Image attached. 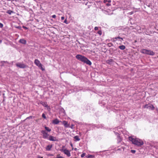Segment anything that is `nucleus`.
<instances>
[{"label": "nucleus", "mask_w": 158, "mask_h": 158, "mask_svg": "<svg viewBox=\"0 0 158 158\" xmlns=\"http://www.w3.org/2000/svg\"><path fill=\"white\" fill-rule=\"evenodd\" d=\"M76 58L78 60L86 63L89 65H91V62L86 57L81 55L78 54L76 56Z\"/></svg>", "instance_id": "nucleus-1"}, {"label": "nucleus", "mask_w": 158, "mask_h": 158, "mask_svg": "<svg viewBox=\"0 0 158 158\" xmlns=\"http://www.w3.org/2000/svg\"><path fill=\"white\" fill-rule=\"evenodd\" d=\"M129 139L133 144L138 146H141L143 144V141L138 139H134L131 137H129Z\"/></svg>", "instance_id": "nucleus-2"}, {"label": "nucleus", "mask_w": 158, "mask_h": 158, "mask_svg": "<svg viewBox=\"0 0 158 158\" xmlns=\"http://www.w3.org/2000/svg\"><path fill=\"white\" fill-rule=\"evenodd\" d=\"M123 38L118 36L117 37L113 38L112 39L113 41L115 42L118 41V43H119V44H120L122 43V41L123 40Z\"/></svg>", "instance_id": "nucleus-3"}, {"label": "nucleus", "mask_w": 158, "mask_h": 158, "mask_svg": "<svg viewBox=\"0 0 158 158\" xmlns=\"http://www.w3.org/2000/svg\"><path fill=\"white\" fill-rule=\"evenodd\" d=\"M61 152H63L64 154L66 155L68 157H70L71 156V154L69 150L61 148L60 150Z\"/></svg>", "instance_id": "nucleus-4"}, {"label": "nucleus", "mask_w": 158, "mask_h": 158, "mask_svg": "<svg viewBox=\"0 0 158 158\" xmlns=\"http://www.w3.org/2000/svg\"><path fill=\"white\" fill-rule=\"evenodd\" d=\"M16 65L17 67L21 68H25L26 67V65L24 64L18 63H16Z\"/></svg>", "instance_id": "nucleus-5"}, {"label": "nucleus", "mask_w": 158, "mask_h": 158, "mask_svg": "<svg viewBox=\"0 0 158 158\" xmlns=\"http://www.w3.org/2000/svg\"><path fill=\"white\" fill-rule=\"evenodd\" d=\"M41 133L43 134V138L44 139H47L48 137V134L44 130L41 131Z\"/></svg>", "instance_id": "nucleus-6"}, {"label": "nucleus", "mask_w": 158, "mask_h": 158, "mask_svg": "<svg viewBox=\"0 0 158 158\" xmlns=\"http://www.w3.org/2000/svg\"><path fill=\"white\" fill-rule=\"evenodd\" d=\"M144 107L149 109H151L152 110H154L155 109L154 107L152 105H148L146 104L145 106Z\"/></svg>", "instance_id": "nucleus-7"}, {"label": "nucleus", "mask_w": 158, "mask_h": 158, "mask_svg": "<svg viewBox=\"0 0 158 158\" xmlns=\"http://www.w3.org/2000/svg\"><path fill=\"white\" fill-rule=\"evenodd\" d=\"M35 64L37 66L40 67H42V64L40 63V62L37 59H35L34 61Z\"/></svg>", "instance_id": "nucleus-8"}, {"label": "nucleus", "mask_w": 158, "mask_h": 158, "mask_svg": "<svg viewBox=\"0 0 158 158\" xmlns=\"http://www.w3.org/2000/svg\"><path fill=\"white\" fill-rule=\"evenodd\" d=\"M48 139L52 141H56L57 140L56 137L51 135L49 136Z\"/></svg>", "instance_id": "nucleus-9"}, {"label": "nucleus", "mask_w": 158, "mask_h": 158, "mask_svg": "<svg viewBox=\"0 0 158 158\" xmlns=\"http://www.w3.org/2000/svg\"><path fill=\"white\" fill-rule=\"evenodd\" d=\"M146 54L153 56L154 55L155 53L153 51L148 50Z\"/></svg>", "instance_id": "nucleus-10"}, {"label": "nucleus", "mask_w": 158, "mask_h": 158, "mask_svg": "<svg viewBox=\"0 0 158 158\" xmlns=\"http://www.w3.org/2000/svg\"><path fill=\"white\" fill-rule=\"evenodd\" d=\"M59 122V121L57 119H56L52 121V123L55 124H58Z\"/></svg>", "instance_id": "nucleus-11"}, {"label": "nucleus", "mask_w": 158, "mask_h": 158, "mask_svg": "<svg viewBox=\"0 0 158 158\" xmlns=\"http://www.w3.org/2000/svg\"><path fill=\"white\" fill-rule=\"evenodd\" d=\"M19 42L20 43L23 44H25L26 43V41L24 39H21L20 40Z\"/></svg>", "instance_id": "nucleus-12"}, {"label": "nucleus", "mask_w": 158, "mask_h": 158, "mask_svg": "<svg viewBox=\"0 0 158 158\" xmlns=\"http://www.w3.org/2000/svg\"><path fill=\"white\" fill-rule=\"evenodd\" d=\"M52 145H48L46 147V150L47 151H50L51 150V148L52 147Z\"/></svg>", "instance_id": "nucleus-13"}, {"label": "nucleus", "mask_w": 158, "mask_h": 158, "mask_svg": "<svg viewBox=\"0 0 158 158\" xmlns=\"http://www.w3.org/2000/svg\"><path fill=\"white\" fill-rule=\"evenodd\" d=\"M148 50V49H143L141 50L140 52L143 54H146Z\"/></svg>", "instance_id": "nucleus-14"}, {"label": "nucleus", "mask_w": 158, "mask_h": 158, "mask_svg": "<svg viewBox=\"0 0 158 158\" xmlns=\"http://www.w3.org/2000/svg\"><path fill=\"white\" fill-rule=\"evenodd\" d=\"M63 124H64L65 127H68V125L67 122L65 121H63Z\"/></svg>", "instance_id": "nucleus-15"}, {"label": "nucleus", "mask_w": 158, "mask_h": 158, "mask_svg": "<svg viewBox=\"0 0 158 158\" xmlns=\"http://www.w3.org/2000/svg\"><path fill=\"white\" fill-rule=\"evenodd\" d=\"M118 48L121 50H123L125 49V48H126V47L125 46L123 45H122L121 46H119L118 47Z\"/></svg>", "instance_id": "nucleus-16"}, {"label": "nucleus", "mask_w": 158, "mask_h": 158, "mask_svg": "<svg viewBox=\"0 0 158 158\" xmlns=\"http://www.w3.org/2000/svg\"><path fill=\"white\" fill-rule=\"evenodd\" d=\"M74 138L75 139L76 141H79L80 140V139L79 138L78 136H77V135L75 136L74 137Z\"/></svg>", "instance_id": "nucleus-17"}, {"label": "nucleus", "mask_w": 158, "mask_h": 158, "mask_svg": "<svg viewBox=\"0 0 158 158\" xmlns=\"http://www.w3.org/2000/svg\"><path fill=\"white\" fill-rule=\"evenodd\" d=\"M117 137H118L117 140H118V143L120 142L122 140L121 138L119 136H118Z\"/></svg>", "instance_id": "nucleus-18"}, {"label": "nucleus", "mask_w": 158, "mask_h": 158, "mask_svg": "<svg viewBox=\"0 0 158 158\" xmlns=\"http://www.w3.org/2000/svg\"><path fill=\"white\" fill-rule=\"evenodd\" d=\"M42 105L43 106H44V107H48V105L47 104V103L45 102H43V103L42 104Z\"/></svg>", "instance_id": "nucleus-19"}, {"label": "nucleus", "mask_w": 158, "mask_h": 158, "mask_svg": "<svg viewBox=\"0 0 158 158\" xmlns=\"http://www.w3.org/2000/svg\"><path fill=\"white\" fill-rule=\"evenodd\" d=\"M45 128L46 130L48 132H50L51 131V129H49L48 127H45Z\"/></svg>", "instance_id": "nucleus-20"}, {"label": "nucleus", "mask_w": 158, "mask_h": 158, "mask_svg": "<svg viewBox=\"0 0 158 158\" xmlns=\"http://www.w3.org/2000/svg\"><path fill=\"white\" fill-rule=\"evenodd\" d=\"M107 46L109 47H111L113 46V44L111 43H109L107 44Z\"/></svg>", "instance_id": "nucleus-21"}, {"label": "nucleus", "mask_w": 158, "mask_h": 158, "mask_svg": "<svg viewBox=\"0 0 158 158\" xmlns=\"http://www.w3.org/2000/svg\"><path fill=\"white\" fill-rule=\"evenodd\" d=\"M13 12V11L10 10H8L7 11V13L10 15Z\"/></svg>", "instance_id": "nucleus-22"}, {"label": "nucleus", "mask_w": 158, "mask_h": 158, "mask_svg": "<svg viewBox=\"0 0 158 158\" xmlns=\"http://www.w3.org/2000/svg\"><path fill=\"white\" fill-rule=\"evenodd\" d=\"M107 61H108V62H112L113 61V60L112 59H110L108 60H107Z\"/></svg>", "instance_id": "nucleus-23"}, {"label": "nucleus", "mask_w": 158, "mask_h": 158, "mask_svg": "<svg viewBox=\"0 0 158 158\" xmlns=\"http://www.w3.org/2000/svg\"><path fill=\"white\" fill-rule=\"evenodd\" d=\"M42 116L43 118H44L45 119H46V116H45V115L44 113L42 114Z\"/></svg>", "instance_id": "nucleus-24"}, {"label": "nucleus", "mask_w": 158, "mask_h": 158, "mask_svg": "<svg viewBox=\"0 0 158 158\" xmlns=\"http://www.w3.org/2000/svg\"><path fill=\"white\" fill-rule=\"evenodd\" d=\"M98 33L100 35H101L102 34V31L101 30H99V31L98 32Z\"/></svg>", "instance_id": "nucleus-25"}, {"label": "nucleus", "mask_w": 158, "mask_h": 158, "mask_svg": "<svg viewBox=\"0 0 158 158\" xmlns=\"http://www.w3.org/2000/svg\"><path fill=\"white\" fill-rule=\"evenodd\" d=\"M85 153H82L81 155V157H82V158H83V157L85 155Z\"/></svg>", "instance_id": "nucleus-26"}, {"label": "nucleus", "mask_w": 158, "mask_h": 158, "mask_svg": "<svg viewBox=\"0 0 158 158\" xmlns=\"http://www.w3.org/2000/svg\"><path fill=\"white\" fill-rule=\"evenodd\" d=\"M131 152L133 153H135L136 152L135 150H131Z\"/></svg>", "instance_id": "nucleus-27"}, {"label": "nucleus", "mask_w": 158, "mask_h": 158, "mask_svg": "<svg viewBox=\"0 0 158 158\" xmlns=\"http://www.w3.org/2000/svg\"><path fill=\"white\" fill-rule=\"evenodd\" d=\"M60 155H57V157H56V158H64L62 156H58Z\"/></svg>", "instance_id": "nucleus-28"}, {"label": "nucleus", "mask_w": 158, "mask_h": 158, "mask_svg": "<svg viewBox=\"0 0 158 158\" xmlns=\"http://www.w3.org/2000/svg\"><path fill=\"white\" fill-rule=\"evenodd\" d=\"M3 24L1 23H0V27L1 28H2L3 27Z\"/></svg>", "instance_id": "nucleus-29"}, {"label": "nucleus", "mask_w": 158, "mask_h": 158, "mask_svg": "<svg viewBox=\"0 0 158 158\" xmlns=\"http://www.w3.org/2000/svg\"><path fill=\"white\" fill-rule=\"evenodd\" d=\"M98 27H95V28H94V30H98Z\"/></svg>", "instance_id": "nucleus-30"}, {"label": "nucleus", "mask_w": 158, "mask_h": 158, "mask_svg": "<svg viewBox=\"0 0 158 158\" xmlns=\"http://www.w3.org/2000/svg\"><path fill=\"white\" fill-rule=\"evenodd\" d=\"M52 17L53 18H55L56 17V15H55L52 16Z\"/></svg>", "instance_id": "nucleus-31"}, {"label": "nucleus", "mask_w": 158, "mask_h": 158, "mask_svg": "<svg viewBox=\"0 0 158 158\" xmlns=\"http://www.w3.org/2000/svg\"><path fill=\"white\" fill-rule=\"evenodd\" d=\"M32 118V116H30L29 117H28L26 118V119H28V118Z\"/></svg>", "instance_id": "nucleus-32"}, {"label": "nucleus", "mask_w": 158, "mask_h": 158, "mask_svg": "<svg viewBox=\"0 0 158 158\" xmlns=\"http://www.w3.org/2000/svg\"><path fill=\"white\" fill-rule=\"evenodd\" d=\"M67 21L66 19L64 21V23H66V24H67Z\"/></svg>", "instance_id": "nucleus-33"}, {"label": "nucleus", "mask_w": 158, "mask_h": 158, "mask_svg": "<svg viewBox=\"0 0 158 158\" xmlns=\"http://www.w3.org/2000/svg\"><path fill=\"white\" fill-rule=\"evenodd\" d=\"M61 19L62 20H63L64 19V16H62L61 17Z\"/></svg>", "instance_id": "nucleus-34"}, {"label": "nucleus", "mask_w": 158, "mask_h": 158, "mask_svg": "<svg viewBox=\"0 0 158 158\" xmlns=\"http://www.w3.org/2000/svg\"><path fill=\"white\" fill-rule=\"evenodd\" d=\"M107 2V0H104V3H106Z\"/></svg>", "instance_id": "nucleus-35"}, {"label": "nucleus", "mask_w": 158, "mask_h": 158, "mask_svg": "<svg viewBox=\"0 0 158 158\" xmlns=\"http://www.w3.org/2000/svg\"><path fill=\"white\" fill-rule=\"evenodd\" d=\"M106 5H107V6H110V4H109V3H107V4H106Z\"/></svg>", "instance_id": "nucleus-36"}, {"label": "nucleus", "mask_w": 158, "mask_h": 158, "mask_svg": "<svg viewBox=\"0 0 158 158\" xmlns=\"http://www.w3.org/2000/svg\"><path fill=\"white\" fill-rule=\"evenodd\" d=\"M23 28H25L26 29H28V28L27 27H24V26L23 27Z\"/></svg>", "instance_id": "nucleus-37"}, {"label": "nucleus", "mask_w": 158, "mask_h": 158, "mask_svg": "<svg viewBox=\"0 0 158 158\" xmlns=\"http://www.w3.org/2000/svg\"><path fill=\"white\" fill-rule=\"evenodd\" d=\"M3 62H5V63H7V62L6 61H1V63H2Z\"/></svg>", "instance_id": "nucleus-38"}, {"label": "nucleus", "mask_w": 158, "mask_h": 158, "mask_svg": "<svg viewBox=\"0 0 158 158\" xmlns=\"http://www.w3.org/2000/svg\"><path fill=\"white\" fill-rule=\"evenodd\" d=\"M111 2V0H107V2L110 3V2Z\"/></svg>", "instance_id": "nucleus-39"}, {"label": "nucleus", "mask_w": 158, "mask_h": 158, "mask_svg": "<svg viewBox=\"0 0 158 158\" xmlns=\"http://www.w3.org/2000/svg\"><path fill=\"white\" fill-rule=\"evenodd\" d=\"M156 111H157V112H158V108H156Z\"/></svg>", "instance_id": "nucleus-40"}, {"label": "nucleus", "mask_w": 158, "mask_h": 158, "mask_svg": "<svg viewBox=\"0 0 158 158\" xmlns=\"http://www.w3.org/2000/svg\"><path fill=\"white\" fill-rule=\"evenodd\" d=\"M70 145H71V147H73V144H72V143H71L70 144Z\"/></svg>", "instance_id": "nucleus-41"}, {"label": "nucleus", "mask_w": 158, "mask_h": 158, "mask_svg": "<svg viewBox=\"0 0 158 158\" xmlns=\"http://www.w3.org/2000/svg\"><path fill=\"white\" fill-rule=\"evenodd\" d=\"M64 146H63L62 147V148H63V149H64Z\"/></svg>", "instance_id": "nucleus-42"}, {"label": "nucleus", "mask_w": 158, "mask_h": 158, "mask_svg": "<svg viewBox=\"0 0 158 158\" xmlns=\"http://www.w3.org/2000/svg\"><path fill=\"white\" fill-rule=\"evenodd\" d=\"M77 148H75L74 149V150H75V151H76V150H77Z\"/></svg>", "instance_id": "nucleus-43"}, {"label": "nucleus", "mask_w": 158, "mask_h": 158, "mask_svg": "<svg viewBox=\"0 0 158 158\" xmlns=\"http://www.w3.org/2000/svg\"><path fill=\"white\" fill-rule=\"evenodd\" d=\"M38 158H43V157H39Z\"/></svg>", "instance_id": "nucleus-44"}, {"label": "nucleus", "mask_w": 158, "mask_h": 158, "mask_svg": "<svg viewBox=\"0 0 158 158\" xmlns=\"http://www.w3.org/2000/svg\"><path fill=\"white\" fill-rule=\"evenodd\" d=\"M2 42V41L1 40H0V43H1Z\"/></svg>", "instance_id": "nucleus-45"}, {"label": "nucleus", "mask_w": 158, "mask_h": 158, "mask_svg": "<svg viewBox=\"0 0 158 158\" xmlns=\"http://www.w3.org/2000/svg\"><path fill=\"white\" fill-rule=\"evenodd\" d=\"M118 150H120V149H118Z\"/></svg>", "instance_id": "nucleus-46"}]
</instances>
